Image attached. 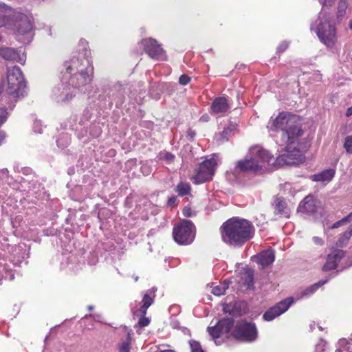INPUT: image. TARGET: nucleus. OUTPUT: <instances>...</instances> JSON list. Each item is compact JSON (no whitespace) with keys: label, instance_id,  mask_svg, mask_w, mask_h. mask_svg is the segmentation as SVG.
I'll use <instances>...</instances> for the list:
<instances>
[{"label":"nucleus","instance_id":"1","mask_svg":"<svg viewBox=\"0 0 352 352\" xmlns=\"http://www.w3.org/2000/svg\"><path fill=\"white\" fill-rule=\"evenodd\" d=\"M220 232L224 243L241 247L254 237L255 228L252 223L245 219L232 217L221 225Z\"/></svg>","mask_w":352,"mask_h":352},{"label":"nucleus","instance_id":"2","mask_svg":"<svg viewBox=\"0 0 352 352\" xmlns=\"http://www.w3.org/2000/svg\"><path fill=\"white\" fill-rule=\"evenodd\" d=\"M268 129L275 132H283L287 138V142L295 144L303 135L300 118L298 116L287 111H282L275 118L269 121Z\"/></svg>","mask_w":352,"mask_h":352},{"label":"nucleus","instance_id":"3","mask_svg":"<svg viewBox=\"0 0 352 352\" xmlns=\"http://www.w3.org/2000/svg\"><path fill=\"white\" fill-rule=\"evenodd\" d=\"M6 74L8 85L4 96L6 98L9 108L12 109L16 102L25 94L26 81L21 68L18 66L8 67Z\"/></svg>","mask_w":352,"mask_h":352},{"label":"nucleus","instance_id":"4","mask_svg":"<svg viewBox=\"0 0 352 352\" xmlns=\"http://www.w3.org/2000/svg\"><path fill=\"white\" fill-rule=\"evenodd\" d=\"M250 154V157L241 160L236 162L235 171L239 173H262L265 164H270L274 158L268 151L258 146L251 148Z\"/></svg>","mask_w":352,"mask_h":352},{"label":"nucleus","instance_id":"5","mask_svg":"<svg viewBox=\"0 0 352 352\" xmlns=\"http://www.w3.org/2000/svg\"><path fill=\"white\" fill-rule=\"evenodd\" d=\"M230 336L238 341L251 342L257 338V329L254 323L240 320L236 322Z\"/></svg>","mask_w":352,"mask_h":352},{"label":"nucleus","instance_id":"6","mask_svg":"<svg viewBox=\"0 0 352 352\" xmlns=\"http://www.w3.org/2000/svg\"><path fill=\"white\" fill-rule=\"evenodd\" d=\"M173 236L180 245L190 244L195 237V227L191 221L184 219L174 226Z\"/></svg>","mask_w":352,"mask_h":352},{"label":"nucleus","instance_id":"7","mask_svg":"<svg viewBox=\"0 0 352 352\" xmlns=\"http://www.w3.org/2000/svg\"><path fill=\"white\" fill-rule=\"evenodd\" d=\"M235 326L234 319L232 317H225L220 319L214 326L208 327L207 331L216 340L221 336L232 338L230 333Z\"/></svg>","mask_w":352,"mask_h":352},{"label":"nucleus","instance_id":"8","mask_svg":"<svg viewBox=\"0 0 352 352\" xmlns=\"http://www.w3.org/2000/svg\"><path fill=\"white\" fill-rule=\"evenodd\" d=\"M94 67L90 60H87V66L80 72L70 75L68 83L74 88L80 89L90 84L94 78Z\"/></svg>","mask_w":352,"mask_h":352},{"label":"nucleus","instance_id":"9","mask_svg":"<svg viewBox=\"0 0 352 352\" xmlns=\"http://www.w3.org/2000/svg\"><path fill=\"white\" fill-rule=\"evenodd\" d=\"M316 34L320 41L329 48L333 47L337 42L336 27L327 21L319 23Z\"/></svg>","mask_w":352,"mask_h":352},{"label":"nucleus","instance_id":"10","mask_svg":"<svg viewBox=\"0 0 352 352\" xmlns=\"http://www.w3.org/2000/svg\"><path fill=\"white\" fill-rule=\"evenodd\" d=\"M140 45L151 58L157 60H166L167 59L165 50L155 39L151 38L142 39Z\"/></svg>","mask_w":352,"mask_h":352},{"label":"nucleus","instance_id":"11","mask_svg":"<svg viewBox=\"0 0 352 352\" xmlns=\"http://www.w3.org/2000/svg\"><path fill=\"white\" fill-rule=\"evenodd\" d=\"M214 158L204 160L196 170L195 179L196 183H204L212 179L217 167Z\"/></svg>","mask_w":352,"mask_h":352},{"label":"nucleus","instance_id":"12","mask_svg":"<svg viewBox=\"0 0 352 352\" xmlns=\"http://www.w3.org/2000/svg\"><path fill=\"white\" fill-rule=\"evenodd\" d=\"M294 302L292 298H287L278 302L272 307L268 309L263 314V318L266 321H271L277 316L285 312Z\"/></svg>","mask_w":352,"mask_h":352},{"label":"nucleus","instance_id":"13","mask_svg":"<svg viewBox=\"0 0 352 352\" xmlns=\"http://www.w3.org/2000/svg\"><path fill=\"white\" fill-rule=\"evenodd\" d=\"M287 143L288 144L285 148L286 153L279 155L274 162L272 163L274 166H282L296 164L295 155L292 153L296 150V146L293 145L294 144Z\"/></svg>","mask_w":352,"mask_h":352},{"label":"nucleus","instance_id":"14","mask_svg":"<svg viewBox=\"0 0 352 352\" xmlns=\"http://www.w3.org/2000/svg\"><path fill=\"white\" fill-rule=\"evenodd\" d=\"M230 109L228 99L225 97H217L211 103L210 113L214 116H223Z\"/></svg>","mask_w":352,"mask_h":352},{"label":"nucleus","instance_id":"15","mask_svg":"<svg viewBox=\"0 0 352 352\" xmlns=\"http://www.w3.org/2000/svg\"><path fill=\"white\" fill-rule=\"evenodd\" d=\"M345 256V252L342 250L336 249L331 254H329L326 262L322 267L324 272L333 270L337 268L341 259Z\"/></svg>","mask_w":352,"mask_h":352},{"label":"nucleus","instance_id":"16","mask_svg":"<svg viewBox=\"0 0 352 352\" xmlns=\"http://www.w3.org/2000/svg\"><path fill=\"white\" fill-rule=\"evenodd\" d=\"M87 60H89L87 57L80 58L79 57L74 56L69 61H66L65 63L66 73L72 75L74 74V73L80 72L81 69H85L86 67Z\"/></svg>","mask_w":352,"mask_h":352},{"label":"nucleus","instance_id":"17","mask_svg":"<svg viewBox=\"0 0 352 352\" xmlns=\"http://www.w3.org/2000/svg\"><path fill=\"white\" fill-rule=\"evenodd\" d=\"M0 56L7 60L24 64L25 58L23 54H21L17 50L12 47H0Z\"/></svg>","mask_w":352,"mask_h":352},{"label":"nucleus","instance_id":"18","mask_svg":"<svg viewBox=\"0 0 352 352\" xmlns=\"http://www.w3.org/2000/svg\"><path fill=\"white\" fill-rule=\"evenodd\" d=\"M298 210L303 213H314L316 210V206L313 197L307 196L299 204Z\"/></svg>","mask_w":352,"mask_h":352},{"label":"nucleus","instance_id":"19","mask_svg":"<svg viewBox=\"0 0 352 352\" xmlns=\"http://www.w3.org/2000/svg\"><path fill=\"white\" fill-rule=\"evenodd\" d=\"M336 171L334 169L329 168L323 171L311 175L310 179L314 182H330L334 177Z\"/></svg>","mask_w":352,"mask_h":352},{"label":"nucleus","instance_id":"20","mask_svg":"<svg viewBox=\"0 0 352 352\" xmlns=\"http://www.w3.org/2000/svg\"><path fill=\"white\" fill-rule=\"evenodd\" d=\"M275 258L274 252L272 250H268L262 252L258 255V263L262 265L263 267L270 265Z\"/></svg>","mask_w":352,"mask_h":352},{"label":"nucleus","instance_id":"21","mask_svg":"<svg viewBox=\"0 0 352 352\" xmlns=\"http://www.w3.org/2000/svg\"><path fill=\"white\" fill-rule=\"evenodd\" d=\"M16 26L17 32L21 34H27L33 28L32 23L26 16H21L19 20L16 21Z\"/></svg>","mask_w":352,"mask_h":352},{"label":"nucleus","instance_id":"22","mask_svg":"<svg viewBox=\"0 0 352 352\" xmlns=\"http://www.w3.org/2000/svg\"><path fill=\"white\" fill-rule=\"evenodd\" d=\"M236 129V124L230 123L227 127L224 128L222 132L217 135V140L219 144H223L229 140V138L233 134Z\"/></svg>","mask_w":352,"mask_h":352},{"label":"nucleus","instance_id":"23","mask_svg":"<svg viewBox=\"0 0 352 352\" xmlns=\"http://www.w3.org/2000/svg\"><path fill=\"white\" fill-rule=\"evenodd\" d=\"M246 289H250L254 287V271L250 268L244 270L239 281Z\"/></svg>","mask_w":352,"mask_h":352},{"label":"nucleus","instance_id":"24","mask_svg":"<svg viewBox=\"0 0 352 352\" xmlns=\"http://www.w3.org/2000/svg\"><path fill=\"white\" fill-rule=\"evenodd\" d=\"M155 294H153L152 296L148 294H145L143 296L142 302V305L138 309V312L141 315H146L147 312L148 308L154 302Z\"/></svg>","mask_w":352,"mask_h":352},{"label":"nucleus","instance_id":"25","mask_svg":"<svg viewBox=\"0 0 352 352\" xmlns=\"http://www.w3.org/2000/svg\"><path fill=\"white\" fill-rule=\"evenodd\" d=\"M275 210L277 214L284 215L286 217H289V210L287 203L280 198H276L275 199Z\"/></svg>","mask_w":352,"mask_h":352},{"label":"nucleus","instance_id":"26","mask_svg":"<svg viewBox=\"0 0 352 352\" xmlns=\"http://www.w3.org/2000/svg\"><path fill=\"white\" fill-rule=\"evenodd\" d=\"M191 186L189 183L180 182L175 187V191L180 197H184L190 194Z\"/></svg>","mask_w":352,"mask_h":352},{"label":"nucleus","instance_id":"27","mask_svg":"<svg viewBox=\"0 0 352 352\" xmlns=\"http://www.w3.org/2000/svg\"><path fill=\"white\" fill-rule=\"evenodd\" d=\"M132 331L130 330L127 332L126 338L123 341L119 346V352H130L131 341H132Z\"/></svg>","mask_w":352,"mask_h":352},{"label":"nucleus","instance_id":"28","mask_svg":"<svg viewBox=\"0 0 352 352\" xmlns=\"http://www.w3.org/2000/svg\"><path fill=\"white\" fill-rule=\"evenodd\" d=\"M328 280H329L328 279L321 280L318 281V283H316L314 285H311V286L308 287L302 292V296H307V295L314 294L320 287H322L325 283H327L328 282Z\"/></svg>","mask_w":352,"mask_h":352},{"label":"nucleus","instance_id":"29","mask_svg":"<svg viewBox=\"0 0 352 352\" xmlns=\"http://www.w3.org/2000/svg\"><path fill=\"white\" fill-rule=\"evenodd\" d=\"M146 315H141L137 324H135L134 328L138 334L141 333V329L149 325L151 320L149 318L146 317Z\"/></svg>","mask_w":352,"mask_h":352},{"label":"nucleus","instance_id":"30","mask_svg":"<svg viewBox=\"0 0 352 352\" xmlns=\"http://www.w3.org/2000/svg\"><path fill=\"white\" fill-rule=\"evenodd\" d=\"M351 236H352V225L351 226H349V228H348V230L346 231H345L340 235L338 241L336 243V245L338 246L344 245V244H346L348 242V241L349 240V239L351 238Z\"/></svg>","mask_w":352,"mask_h":352},{"label":"nucleus","instance_id":"31","mask_svg":"<svg viewBox=\"0 0 352 352\" xmlns=\"http://www.w3.org/2000/svg\"><path fill=\"white\" fill-rule=\"evenodd\" d=\"M348 8V3L346 0H340L338 5V19L342 18L346 14V10Z\"/></svg>","mask_w":352,"mask_h":352},{"label":"nucleus","instance_id":"32","mask_svg":"<svg viewBox=\"0 0 352 352\" xmlns=\"http://www.w3.org/2000/svg\"><path fill=\"white\" fill-rule=\"evenodd\" d=\"M7 7L5 4H0V27L6 25L9 18L6 15Z\"/></svg>","mask_w":352,"mask_h":352},{"label":"nucleus","instance_id":"33","mask_svg":"<svg viewBox=\"0 0 352 352\" xmlns=\"http://www.w3.org/2000/svg\"><path fill=\"white\" fill-rule=\"evenodd\" d=\"M159 157L160 160H163L168 164L173 162L175 158V155L167 151L160 152Z\"/></svg>","mask_w":352,"mask_h":352},{"label":"nucleus","instance_id":"34","mask_svg":"<svg viewBox=\"0 0 352 352\" xmlns=\"http://www.w3.org/2000/svg\"><path fill=\"white\" fill-rule=\"evenodd\" d=\"M227 288L228 287L224 284H219L212 287V293L215 296H219L225 294Z\"/></svg>","mask_w":352,"mask_h":352},{"label":"nucleus","instance_id":"35","mask_svg":"<svg viewBox=\"0 0 352 352\" xmlns=\"http://www.w3.org/2000/svg\"><path fill=\"white\" fill-rule=\"evenodd\" d=\"M343 147L347 154H352V135L345 137Z\"/></svg>","mask_w":352,"mask_h":352},{"label":"nucleus","instance_id":"36","mask_svg":"<svg viewBox=\"0 0 352 352\" xmlns=\"http://www.w3.org/2000/svg\"><path fill=\"white\" fill-rule=\"evenodd\" d=\"M189 344L190 347L191 352H205L203 349L199 342L196 340H190Z\"/></svg>","mask_w":352,"mask_h":352},{"label":"nucleus","instance_id":"37","mask_svg":"<svg viewBox=\"0 0 352 352\" xmlns=\"http://www.w3.org/2000/svg\"><path fill=\"white\" fill-rule=\"evenodd\" d=\"M191 78L186 74H182L179 78V83L181 85H186L190 82Z\"/></svg>","mask_w":352,"mask_h":352},{"label":"nucleus","instance_id":"38","mask_svg":"<svg viewBox=\"0 0 352 352\" xmlns=\"http://www.w3.org/2000/svg\"><path fill=\"white\" fill-rule=\"evenodd\" d=\"M7 118V109L6 108H0V126L6 121Z\"/></svg>","mask_w":352,"mask_h":352},{"label":"nucleus","instance_id":"39","mask_svg":"<svg viewBox=\"0 0 352 352\" xmlns=\"http://www.w3.org/2000/svg\"><path fill=\"white\" fill-rule=\"evenodd\" d=\"M289 47V43L284 41L282 42L277 47V52L278 53H283L284 52L287 48Z\"/></svg>","mask_w":352,"mask_h":352},{"label":"nucleus","instance_id":"40","mask_svg":"<svg viewBox=\"0 0 352 352\" xmlns=\"http://www.w3.org/2000/svg\"><path fill=\"white\" fill-rule=\"evenodd\" d=\"M196 133H195V131L194 130H192V129H189L188 131H187V138L189 140H193L195 136Z\"/></svg>","mask_w":352,"mask_h":352},{"label":"nucleus","instance_id":"41","mask_svg":"<svg viewBox=\"0 0 352 352\" xmlns=\"http://www.w3.org/2000/svg\"><path fill=\"white\" fill-rule=\"evenodd\" d=\"M223 311L225 314H234L233 309L231 308L230 305H226L223 306Z\"/></svg>","mask_w":352,"mask_h":352},{"label":"nucleus","instance_id":"42","mask_svg":"<svg viewBox=\"0 0 352 352\" xmlns=\"http://www.w3.org/2000/svg\"><path fill=\"white\" fill-rule=\"evenodd\" d=\"M312 239L314 243L317 245L321 246L324 244V241L320 237L314 236Z\"/></svg>","mask_w":352,"mask_h":352},{"label":"nucleus","instance_id":"43","mask_svg":"<svg viewBox=\"0 0 352 352\" xmlns=\"http://www.w3.org/2000/svg\"><path fill=\"white\" fill-rule=\"evenodd\" d=\"M168 205L169 206H175L177 205V197L175 196L170 197L168 200Z\"/></svg>","mask_w":352,"mask_h":352},{"label":"nucleus","instance_id":"44","mask_svg":"<svg viewBox=\"0 0 352 352\" xmlns=\"http://www.w3.org/2000/svg\"><path fill=\"white\" fill-rule=\"evenodd\" d=\"M319 1L322 6H331L334 2V0H319Z\"/></svg>","mask_w":352,"mask_h":352},{"label":"nucleus","instance_id":"45","mask_svg":"<svg viewBox=\"0 0 352 352\" xmlns=\"http://www.w3.org/2000/svg\"><path fill=\"white\" fill-rule=\"evenodd\" d=\"M351 219H352V212L350 214H349L347 216L342 218L341 220L342 221V223L344 224V223L350 222Z\"/></svg>","mask_w":352,"mask_h":352},{"label":"nucleus","instance_id":"46","mask_svg":"<svg viewBox=\"0 0 352 352\" xmlns=\"http://www.w3.org/2000/svg\"><path fill=\"white\" fill-rule=\"evenodd\" d=\"M343 223H342V220H340V221H338L336 222H335L332 226H331V228L334 229V228H338V227L342 226Z\"/></svg>","mask_w":352,"mask_h":352},{"label":"nucleus","instance_id":"47","mask_svg":"<svg viewBox=\"0 0 352 352\" xmlns=\"http://www.w3.org/2000/svg\"><path fill=\"white\" fill-rule=\"evenodd\" d=\"M6 138V134L3 131H0V145L3 143Z\"/></svg>","mask_w":352,"mask_h":352},{"label":"nucleus","instance_id":"48","mask_svg":"<svg viewBox=\"0 0 352 352\" xmlns=\"http://www.w3.org/2000/svg\"><path fill=\"white\" fill-rule=\"evenodd\" d=\"M183 213L185 217H190V209L186 208H184Z\"/></svg>","mask_w":352,"mask_h":352},{"label":"nucleus","instance_id":"49","mask_svg":"<svg viewBox=\"0 0 352 352\" xmlns=\"http://www.w3.org/2000/svg\"><path fill=\"white\" fill-rule=\"evenodd\" d=\"M351 116H352V106L347 108L346 111V116L350 117Z\"/></svg>","mask_w":352,"mask_h":352},{"label":"nucleus","instance_id":"50","mask_svg":"<svg viewBox=\"0 0 352 352\" xmlns=\"http://www.w3.org/2000/svg\"><path fill=\"white\" fill-rule=\"evenodd\" d=\"M72 98V95H70V96L67 95L65 100L68 101V100H71Z\"/></svg>","mask_w":352,"mask_h":352},{"label":"nucleus","instance_id":"51","mask_svg":"<svg viewBox=\"0 0 352 352\" xmlns=\"http://www.w3.org/2000/svg\"><path fill=\"white\" fill-rule=\"evenodd\" d=\"M349 28H350V29H351V30H352V20H351V21H349Z\"/></svg>","mask_w":352,"mask_h":352},{"label":"nucleus","instance_id":"52","mask_svg":"<svg viewBox=\"0 0 352 352\" xmlns=\"http://www.w3.org/2000/svg\"><path fill=\"white\" fill-rule=\"evenodd\" d=\"M3 278V274L1 273V272L0 271V280L2 279Z\"/></svg>","mask_w":352,"mask_h":352},{"label":"nucleus","instance_id":"53","mask_svg":"<svg viewBox=\"0 0 352 352\" xmlns=\"http://www.w3.org/2000/svg\"><path fill=\"white\" fill-rule=\"evenodd\" d=\"M87 50L85 51V55L87 56Z\"/></svg>","mask_w":352,"mask_h":352},{"label":"nucleus","instance_id":"54","mask_svg":"<svg viewBox=\"0 0 352 352\" xmlns=\"http://www.w3.org/2000/svg\"><path fill=\"white\" fill-rule=\"evenodd\" d=\"M351 60H352V57H351Z\"/></svg>","mask_w":352,"mask_h":352}]
</instances>
